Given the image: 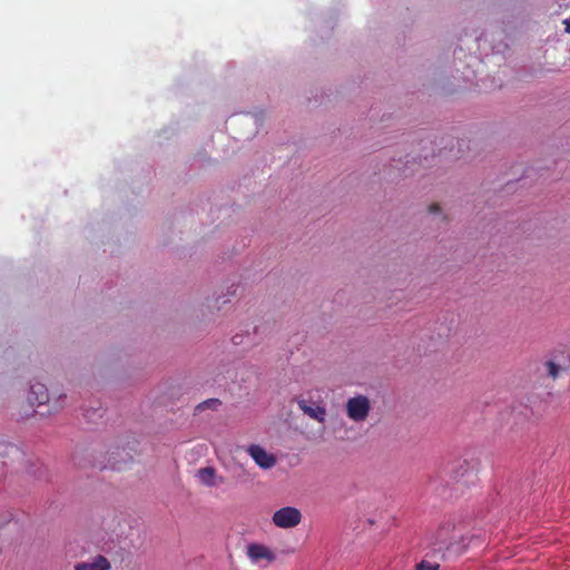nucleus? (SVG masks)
<instances>
[{
    "label": "nucleus",
    "mask_w": 570,
    "mask_h": 570,
    "mask_svg": "<svg viewBox=\"0 0 570 570\" xmlns=\"http://www.w3.org/2000/svg\"><path fill=\"white\" fill-rule=\"evenodd\" d=\"M28 401L32 405H41L49 401L48 390L41 383H35L30 387V392L28 395Z\"/></svg>",
    "instance_id": "6e6552de"
},
{
    "label": "nucleus",
    "mask_w": 570,
    "mask_h": 570,
    "mask_svg": "<svg viewBox=\"0 0 570 570\" xmlns=\"http://www.w3.org/2000/svg\"><path fill=\"white\" fill-rule=\"evenodd\" d=\"M440 210V206L438 204H432L430 207H429V212L434 214V213H438Z\"/></svg>",
    "instance_id": "f8f14e48"
},
{
    "label": "nucleus",
    "mask_w": 570,
    "mask_h": 570,
    "mask_svg": "<svg viewBox=\"0 0 570 570\" xmlns=\"http://www.w3.org/2000/svg\"><path fill=\"white\" fill-rule=\"evenodd\" d=\"M440 564L428 560H422L416 564L415 570H439Z\"/></svg>",
    "instance_id": "9d476101"
},
{
    "label": "nucleus",
    "mask_w": 570,
    "mask_h": 570,
    "mask_svg": "<svg viewBox=\"0 0 570 570\" xmlns=\"http://www.w3.org/2000/svg\"><path fill=\"white\" fill-rule=\"evenodd\" d=\"M247 557L254 563H259L262 561H266L271 563L275 560V553L265 544L261 543H250L247 546Z\"/></svg>",
    "instance_id": "39448f33"
},
{
    "label": "nucleus",
    "mask_w": 570,
    "mask_h": 570,
    "mask_svg": "<svg viewBox=\"0 0 570 570\" xmlns=\"http://www.w3.org/2000/svg\"><path fill=\"white\" fill-rule=\"evenodd\" d=\"M246 451L255 461V463L262 469L267 470L276 464L275 455L268 453L264 448H262L258 444H250Z\"/></svg>",
    "instance_id": "20e7f679"
},
{
    "label": "nucleus",
    "mask_w": 570,
    "mask_h": 570,
    "mask_svg": "<svg viewBox=\"0 0 570 570\" xmlns=\"http://www.w3.org/2000/svg\"><path fill=\"white\" fill-rule=\"evenodd\" d=\"M371 411V403L367 396L357 395L346 402V414L354 422H363Z\"/></svg>",
    "instance_id": "f03ea898"
},
{
    "label": "nucleus",
    "mask_w": 570,
    "mask_h": 570,
    "mask_svg": "<svg viewBox=\"0 0 570 570\" xmlns=\"http://www.w3.org/2000/svg\"><path fill=\"white\" fill-rule=\"evenodd\" d=\"M298 407L303 411L304 414L308 415L311 419L316 420L317 422H325L326 410L321 405H308L305 400L297 401Z\"/></svg>",
    "instance_id": "0eeeda50"
},
{
    "label": "nucleus",
    "mask_w": 570,
    "mask_h": 570,
    "mask_svg": "<svg viewBox=\"0 0 570 570\" xmlns=\"http://www.w3.org/2000/svg\"><path fill=\"white\" fill-rule=\"evenodd\" d=\"M75 570H110V562L101 554L95 556L88 561L77 562Z\"/></svg>",
    "instance_id": "423d86ee"
},
{
    "label": "nucleus",
    "mask_w": 570,
    "mask_h": 570,
    "mask_svg": "<svg viewBox=\"0 0 570 570\" xmlns=\"http://www.w3.org/2000/svg\"><path fill=\"white\" fill-rule=\"evenodd\" d=\"M273 523L282 529H289L298 525L302 521V513L297 508L285 507L276 510L272 517Z\"/></svg>",
    "instance_id": "7ed1b4c3"
},
{
    "label": "nucleus",
    "mask_w": 570,
    "mask_h": 570,
    "mask_svg": "<svg viewBox=\"0 0 570 570\" xmlns=\"http://www.w3.org/2000/svg\"><path fill=\"white\" fill-rule=\"evenodd\" d=\"M219 404H220L219 400H217V399H209V400H206V401L202 402L197 406V409H199V410H204V409H207V407L216 409Z\"/></svg>",
    "instance_id": "9b49d317"
},
{
    "label": "nucleus",
    "mask_w": 570,
    "mask_h": 570,
    "mask_svg": "<svg viewBox=\"0 0 570 570\" xmlns=\"http://www.w3.org/2000/svg\"><path fill=\"white\" fill-rule=\"evenodd\" d=\"M197 478L200 483L206 487H215L216 482V470L212 466L202 468L197 471Z\"/></svg>",
    "instance_id": "1a4fd4ad"
},
{
    "label": "nucleus",
    "mask_w": 570,
    "mask_h": 570,
    "mask_svg": "<svg viewBox=\"0 0 570 570\" xmlns=\"http://www.w3.org/2000/svg\"><path fill=\"white\" fill-rule=\"evenodd\" d=\"M563 23L566 24V31L570 33V18L566 19Z\"/></svg>",
    "instance_id": "ddd939ff"
},
{
    "label": "nucleus",
    "mask_w": 570,
    "mask_h": 570,
    "mask_svg": "<svg viewBox=\"0 0 570 570\" xmlns=\"http://www.w3.org/2000/svg\"><path fill=\"white\" fill-rule=\"evenodd\" d=\"M570 362L569 354L563 351H556L543 362L546 375L556 381L561 372L566 371Z\"/></svg>",
    "instance_id": "f257e3e1"
}]
</instances>
